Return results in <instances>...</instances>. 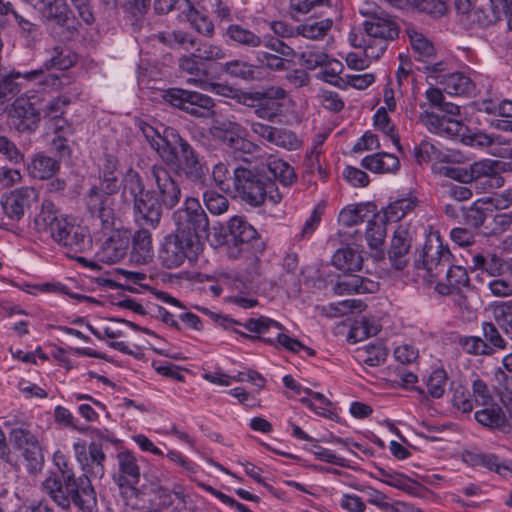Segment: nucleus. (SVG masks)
Returning <instances> with one entry per match:
<instances>
[{"instance_id": "f257e3e1", "label": "nucleus", "mask_w": 512, "mask_h": 512, "mask_svg": "<svg viewBox=\"0 0 512 512\" xmlns=\"http://www.w3.org/2000/svg\"><path fill=\"white\" fill-rule=\"evenodd\" d=\"M148 178L155 183L156 189L134 199L133 212L137 223L155 229L162 218V207L172 209L180 202L181 188L168 169L162 165H153Z\"/></svg>"}, {"instance_id": "f03ea898", "label": "nucleus", "mask_w": 512, "mask_h": 512, "mask_svg": "<svg viewBox=\"0 0 512 512\" xmlns=\"http://www.w3.org/2000/svg\"><path fill=\"white\" fill-rule=\"evenodd\" d=\"M42 488L63 510H69L73 504L81 512H97L96 492L87 474L76 477L66 472L64 476H49Z\"/></svg>"}, {"instance_id": "7ed1b4c3", "label": "nucleus", "mask_w": 512, "mask_h": 512, "mask_svg": "<svg viewBox=\"0 0 512 512\" xmlns=\"http://www.w3.org/2000/svg\"><path fill=\"white\" fill-rule=\"evenodd\" d=\"M231 180L234 197L252 207L263 205L267 199L273 204L279 203L282 199L274 181L248 167H235Z\"/></svg>"}, {"instance_id": "20e7f679", "label": "nucleus", "mask_w": 512, "mask_h": 512, "mask_svg": "<svg viewBox=\"0 0 512 512\" xmlns=\"http://www.w3.org/2000/svg\"><path fill=\"white\" fill-rule=\"evenodd\" d=\"M172 220L176 234L203 248L202 240L208 236L209 219L198 199L188 197L184 206L173 213Z\"/></svg>"}, {"instance_id": "39448f33", "label": "nucleus", "mask_w": 512, "mask_h": 512, "mask_svg": "<svg viewBox=\"0 0 512 512\" xmlns=\"http://www.w3.org/2000/svg\"><path fill=\"white\" fill-rule=\"evenodd\" d=\"M69 104L70 100L67 97H54L39 104L34 96L27 101L16 99L15 111L25 119L18 125V130H33L37 122L44 120L47 123L52 118L63 115Z\"/></svg>"}, {"instance_id": "423d86ee", "label": "nucleus", "mask_w": 512, "mask_h": 512, "mask_svg": "<svg viewBox=\"0 0 512 512\" xmlns=\"http://www.w3.org/2000/svg\"><path fill=\"white\" fill-rule=\"evenodd\" d=\"M203 251L190 239H185L175 232L167 234L159 247L158 258L163 267L174 269L180 267L185 260L195 261Z\"/></svg>"}, {"instance_id": "0eeeda50", "label": "nucleus", "mask_w": 512, "mask_h": 512, "mask_svg": "<svg viewBox=\"0 0 512 512\" xmlns=\"http://www.w3.org/2000/svg\"><path fill=\"white\" fill-rule=\"evenodd\" d=\"M163 98L172 106L197 118L209 117L214 107V101L211 97L181 88H171L167 90Z\"/></svg>"}, {"instance_id": "6e6552de", "label": "nucleus", "mask_w": 512, "mask_h": 512, "mask_svg": "<svg viewBox=\"0 0 512 512\" xmlns=\"http://www.w3.org/2000/svg\"><path fill=\"white\" fill-rule=\"evenodd\" d=\"M210 134L229 148L242 153L251 154L259 149L257 144L246 138V129L229 119L214 120L210 127Z\"/></svg>"}, {"instance_id": "1a4fd4ad", "label": "nucleus", "mask_w": 512, "mask_h": 512, "mask_svg": "<svg viewBox=\"0 0 512 512\" xmlns=\"http://www.w3.org/2000/svg\"><path fill=\"white\" fill-rule=\"evenodd\" d=\"M173 136H177L179 145L178 173L187 181L204 187L207 181L208 168L203 159L195 151V149L175 131Z\"/></svg>"}, {"instance_id": "9d476101", "label": "nucleus", "mask_w": 512, "mask_h": 512, "mask_svg": "<svg viewBox=\"0 0 512 512\" xmlns=\"http://www.w3.org/2000/svg\"><path fill=\"white\" fill-rule=\"evenodd\" d=\"M228 229L229 257H239L241 252L248 250L250 246H255L257 250L263 249L264 244L258 239L257 231L242 217H232L229 221Z\"/></svg>"}, {"instance_id": "9b49d317", "label": "nucleus", "mask_w": 512, "mask_h": 512, "mask_svg": "<svg viewBox=\"0 0 512 512\" xmlns=\"http://www.w3.org/2000/svg\"><path fill=\"white\" fill-rule=\"evenodd\" d=\"M36 6L45 20L63 28L70 36L78 33L81 24L65 0H37Z\"/></svg>"}, {"instance_id": "f8f14e48", "label": "nucleus", "mask_w": 512, "mask_h": 512, "mask_svg": "<svg viewBox=\"0 0 512 512\" xmlns=\"http://www.w3.org/2000/svg\"><path fill=\"white\" fill-rule=\"evenodd\" d=\"M451 253L439 236L429 237L422 250V264L431 281H435L450 265Z\"/></svg>"}, {"instance_id": "ddd939ff", "label": "nucleus", "mask_w": 512, "mask_h": 512, "mask_svg": "<svg viewBox=\"0 0 512 512\" xmlns=\"http://www.w3.org/2000/svg\"><path fill=\"white\" fill-rule=\"evenodd\" d=\"M406 34L409 38L415 60L423 64V67H419V69H424L431 73L445 70V63L436 61V49L424 34L414 28H407Z\"/></svg>"}, {"instance_id": "4468645a", "label": "nucleus", "mask_w": 512, "mask_h": 512, "mask_svg": "<svg viewBox=\"0 0 512 512\" xmlns=\"http://www.w3.org/2000/svg\"><path fill=\"white\" fill-rule=\"evenodd\" d=\"M39 198L34 187H21L11 191L2 200L4 213L11 219L19 221Z\"/></svg>"}, {"instance_id": "2eb2a0df", "label": "nucleus", "mask_w": 512, "mask_h": 512, "mask_svg": "<svg viewBox=\"0 0 512 512\" xmlns=\"http://www.w3.org/2000/svg\"><path fill=\"white\" fill-rule=\"evenodd\" d=\"M66 222L67 219L57 210L54 203L44 200L40 212L34 218V228L39 234L54 240Z\"/></svg>"}, {"instance_id": "dca6fc26", "label": "nucleus", "mask_w": 512, "mask_h": 512, "mask_svg": "<svg viewBox=\"0 0 512 512\" xmlns=\"http://www.w3.org/2000/svg\"><path fill=\"white\" fill-rule=\"evenodd\" d=\"M110 195L100 191L98 187H93L87 197L89 212L100 221L104 230H110L115 226V213Z\"/></svg>"}, {"instance_id": "f3484780", "label": "nucleus", "mask_w": 512, "mask_h": 512, "mask_svg": "<svg viewBox=\"0 0 512 512\" xmlns=\"http://www.w3.org/2000/svg\"><path fill=\"white\" fill-rule=\"evenodd\" d=\"M505 163L497 160H487L473 165L474 183L476 188L484 191L498 189L504 185V178L501 172Z\"/></svg>"}, {"instance_id": "a211bd4d", "label": "nucleus", "mask_w": 512, "mask_h": 512, "mask_svg": "<svg viewBox=\"0 0 512 512\" xmlns=\"http://www.w3.org/2000/svg\"><path fill=\"white\" fill-rule=\"evenodd\" d=\"M69 252L81 253L92 247V238L86 227L66 222L54 239Z\"/></svg>"}, {"instance_id": "6ab92c4d", "label": "nucleus", "mask_w": 512, "mask_h": 512, "mask_svg": "<svg viewBox=\"0 0 512 512\" xmlns=\"http://www.w3.org/2000/svg\"><path fill=\"white\" fill-rule=\"evenodd\" d=\"M130 247V236L127 231L114 230L103 242L97 252L98 260L113 264L120 261L128 252Z\"/></svg>"}, {"instance_id": "aec40b11", "label": "nucleus", "mask_w": 512, "mask_h": 512, "mask_svg": "<svg viewBox=\"0 0 512 512\" xmlns=\"http://www.w3.org/2000/svg\"><path fill=\"white\" fill-rule=\"evenodd\" d=\"M419 122L425 126L431 133L441 136L457 137L464 134L465 126L462 122L441 116L434 112L424 110L419 115Z\"/></svg>"}, {"instance_id": "412c9836", "label": "nucleus", "mask_w": 512, "mask_h": 512, "mask_svg": "<svg viewBox=\"0 0 512 512\" xmlns=\"http://www.w3.org/2000/svg\"><path fill=\"white\" fill-rule=\"evenodd\" d=\"M472 268L477 271L481 283L485 279L503 277L507 273V261L495 253H476L472 256Z\"/></svg>"}, {"instance_id": "4be33fe9", "label": "nucleus", "mask_w": 512, "mask_h": 512, "mask_svg": "<svg viewBox=\"0 0 512 512\" xmlns=\"http://www.w3.org/2000/svg\"><path fill=\"white\" fill-rule=\"evenodd\" d=\"M444 273L443 278L435 279V290L440 295L447 296L454 293L461 295L463 288L469 287L470 279L464 267L450 264Z\"/></svg>"}, {"instance_id": "5701e85b", "label": "nucleus", "mask_w": 512, "mask_h": 512, "mask_svg": "<svg viewBox=\"0 0 512 512\" xmlns=\"http://www.w3.org/2000/svg\"><path fill=\"white\" fill-rule=\"evenodd\" d=\"M129 262L136 266L149 264L154 257L152 234L149 229L140 228L130 237Z\"/></svg>"}, {"instance_id": "b1692460", "label": "nucleus", "mask_w": 512, "mask_h": 512, "mask_svg": "<svg viewBox=\"0 0 512 512\" xmlns=\"http://www.w3.org/2000/svg\"><path fill=\"white\" fill-rule=\"evenodd\" d=\"M412 238L408 229L399 226L393 234L388 259L396 270H403L409 262Z\"/></svg>"}, {"instance_id": "393cba45", "label": "nucleus", "mask_w": 512, "mask_h": 512, "mask_svg": "<svg viewBox=\"0 0 512 512\" xmlns=\"http://www.w3.org/2000/svg\"><path fill=\"white\" fill-rule=\"evenodd\" d=\"M11 439L33 469L42 462V450L34 434L23 428L13 429Z\"/></svg>"}, {"instance_id": "a878e982", "label": "nucleus", "mask_w": 512, "mask_h": 512, "mask_svg": "<svg viewBox=\"0 0 512 512\" xmlns=\"http://www.w3.org/2000/svg\"><path fill=\"white\" fill-rule=\"evenodd\" d=\"M77 459L82 463L83 469L87 474L94 478H102L104 475L105 454L100 445L91 443L89 445V455L86 454L85 447L80 444L74 445Z\"/></svg>"}, {"instance_id": "bb28decb", "label": "nucleus", "mask_w": 512, "mask_h": 512, "mask_svg": "<svg viewBox=\"0 0 512 512\" xmlns=\"http://www.w3.org/2000/svg\"><path fill=\"white\" fill-rule=\"evenodd\" d=\"M366 36L380 37L382 39H395L398 37V26L393 19L385 13H372L363 22Z\"/></svg>"}, {"instance_id": "cd10ccee", "label": "nucleus", "mask_w": 512, "mask_h": 512, "mask_svg": "<svg viewBox=\"0 0 512 512\" xmlns=\"http://www.w3.org/2000/svg\"><path fill=\"white\" fill-rule=\"evenodd\" d=\"M474 414L475 420L490 430H499L501 432H510L511 425L502 410V408L495 403L491 402L487 406H481Z\"/></svg>"}, {"instance_id": "c85d7f7f", "label": "nucleus", "mask_w": 512, "mask_h": 512, "mask_svg": "<svg viewBox=\"0 0 512 512\" xmlns=\"http://www.w3.org/2000/svg\"><path fill=\"white\" fill-rule=\"evenodd\" d=\"M179 68L182 72H186L192 76L188 78V83H193L203 89L210 85L208 82L209 69L207 64L197 57H194L193 53L189 56L179 58Z\"/></svg>"}, {"instance_id": "c756f323", "label": "nucleus", "mask_w": 512, "mask_h": 512, "mask_svg": "<svg viewBox=\"0 0 512 512\" xmlns=\"http://www.w3.org/2000/svg\"><path fill=\"white\" fill-rule=\"evenodd\" d=\"M118 159L113 154H105L100 164V191L106 194H114L119 189L118 184Z\"/></svg>"}, {"instance_id": "7c9ffc66", "label": "nucleus", "mask_w": 512, "mask_h": 512, "mask_svg": "<svg viewBox=\"0 0 512 512\" xmlns=\"http://www.w3.org/2000/svg\"><path fill=\"white\" fill-rule=\"evenodd\" d=\"M59 162L43 153L35 154L27 164L28 174L39 180L49 179L59 170Z\"/></svg>"}, {"instance_id": "2f4dec72", "label": "nucleus", "mask_w": 512, "mask_h": 512, "mask_svg": "<svg viewBox=\"0 0 512 512\" xmlns=\"http://www.w3.org/2000/svg\"><path fill=\"white\" fill-rule=\"evenodd\" d=\"M361 165L373 173H395L400 168V161L393 154L379 152L364 157Z\"/></svg>"}, {"instance_id": "473e14b6", "label": "nucleus", "mask_w": 512, "mask_h": 512, "mask_svg": "<svg viewBox=\"0 0 512 512\" xmlns=\"http://www.w3.org/2000/svg\"><path fill=\"white\" fill-rule=\"evenodd\" d=\"M118 474L114 476L117 482L138 483L140 480V467L132 452L125 450L117 454Z\"/></svg>"}, {"instance_id": "72a5a7b5", "label": "nucleus", "mask_w": 512, "mask_h": 512, "mask_svg": "<svg viewBox=\"0 0 512 512\" xmlns=\"http://www.w3.org/2000/svg\"><path fill=\"white\" fill-rule=\"evenodd\" d=\"M376 286L375 282L351 273L336 283L334 291L339 295L372 293L375 291Z\"/></svg>"}, {"instance_id": "f704fd0d", "label": "nucleus", "mask_w": 512, "mask_h": 512, "mask_svg": "<svg viewBox=\"0 0 512 512\" xmlns=\"http://www.w3.org/2000/svg\"><path fill=\"white\" fill-rule=\"evenodd\" d=\"M363 257L361 253L353 247L347 246L338 249L333 257L332 264L345 273L360 271L362 268Z\"/></svg>"}, {"instance_id": "c9c22d12", "label": "nucleus", "mask_w": 512, "mask_h": 512, "mask_svg": "<svg viewBox=\"0 0 512 512\" xmlns=\"http://www.w3.org/2000/svg\"><path fill=\"white\" fill-rule=\"evenodd\" d=\"M439 84L451 95H470L475 91V85L472 80L460 72L442 76Z\"/></svg>"}, {"instance_id": "e433bc0d", "label": "nucleus", "mask_w": 512, "mask_h": 512, "mask_svg": "<svg viewBox=\"0 0 512 512\" xmlns=\"http://www.w3.org/2000/svg\"><path fill=\"white\" fill-rule=\"evenodd\" d=\"M49 58L45 61L46 69L67 70L77 62V55L68 48L55 46L49 51Z\"/></svg>"}, {"instance_id": "4c0bfd02", "label": "nucleus", "mask_w": 512, "mask_h": 512, "mask_svg": "<svg viewBox=\"0 0 512 512\" xmlns=\"http://www.w3.org/2000/svg\"><path fill=\"white\" fill-rule=\"evenodd\" d=\"M466 461L470 462L473 466H483L491 471H495L501 476L512 473V462L503 463L494 454H469Z\"/></svg>"}, {"instance_id": "58836bf2", "label": "nucleus", "mask_w": 512, "mask_h": 512, "mask_svg": "<svg viewBox=\"0 0 512 512\" xmlns=\"http://www.w3.org/2000/svg\"><path fill=\"white\" fill-rule=\"evenodd\" d=\"M417 204V197L413 194H408L406 197L399 198L386 207L384 210L385 219L389 222H397L407 213L414 210Z\"/></svg>"}, {"instance_id": "ea45409f", "label": "nucleus", "mask_w": 512, "mask_h": 512, "mask_svg": "<svg viewBox=\"0 0 512 512\" xmlns=\"http://www.w3.org/2000/svg\"><path fill=\"white\" fill-rule=\"evenodd\" d=\"M387 355V349L381 343H375L358 348L356 359L370 367H375L383 364Z\"/></svg>"}, {"instance_id": "a19ab883", "label": "nucleus", "mask_w": 512, "mask_h": 512, "mask_svg": "<svg viewBox=\"0 0 512 512\" xmlns=\"http://www.w3.org/2000/svg\"><path fill=\"white\" fill-rule=\"evenodd\" d=\"M267 168L269 172L277 179L283 186L293 184L296 179V173L287 162L276 157H270L267 160Z\"/></svg>"}, {"instance_id": "79ce46f5", "label": "nucleus", "mask_w": 512, "mask_h": 512, "mask_svg": "<svg viewBox=\"0 0 512 512\" xmlns=\"http://www.w3.org/2000/svg\"><path fill=\"white\" fill-rule=\"evenodd\" d=\"M244 99L245 102L251 101V103H247V105L255 108L254 113L257 117L268 122H272L282 110V104L280 102H272L266 98L246 99V95Z\"/></svg>"}, {"instance_id": "37998d69", "label": "nucleus", "mask_w": 512, "mask_h": 512, "mask_svg": "<svg viewBox=\"0 0 512 512\" xmlns=\"http://www.w3.org/2000/svg\"><path fill=\"white\" fill-rule=\"evenodd\" d=\"M494 324L510 335L512 325V301H498L490 306Z\"/></svg>"}, {"instance_id": "c03bdc74", "label": "nucleus", "mask_w": 512, "mask_h": 512, "mask_svg": "<svg viewBox=\"0 0 512 512\" xmlns=\"http://www.w3.org/2000/svg\"><path fill=\"white\" fill-rule=\"evenodd\" d=\"M364 234L369 247L378 249L382 246L386 236L385 225L382 221L377 220L376 215L372 214L371 217L366 220Z\"/></svg>"}, {"instance_id": "a18cd8bd", "label": "nucleus", "mask_w": 512, "mask_h": 512, "mask_svg": "<svg viewBox=\"0 0 512 512\" xmlns=\"http://www.w3.org/2000/svg\"><path fill=\"white\" fill-rule=\"evenodd\" d=\"M227 35L232 41L249 48H257L262 45L260 36L240 25H230L227 28Z\"/></svg>"}, {"instance_id": "49530a36", "label": "nucleus", "mask_w": 512, "mask_h": 512, "mask_svg": "<svg viewBox=\"0 0 512 512\" xmlns=\"http://www.w3.org/2000/svg\"><path fill=\"white\" fill-rule=\"evenodd\" d=\"M332 25V20L328 18L320 21H308L297 26L296 33L305 38L317 40L324 37L331 29Z\"/></svg>"}, {"instance_id": "de8ad7c7", "label": "nucleus", "mask_w": 512, "mask_h": 512, "mask_svg": "<svg viewBox=\"0 0 512 512\" xmlns=\"http://www.w3.org/2000/svg\"><path fill=\"white\" fill-rule=\"evenodd\" d=\"M379 473L383 483L409 494H416V482L409 477L401 473L389 472L384 469H379Z\"/></svg>"}, {"instance_id": "09e8293b", "label": "nucleus", "mask_w": 512, "mask_h": 512, "mask_svg": "<svg viewBox=\"0 0 512 512\" xmlns=\"http://www.w3.org/2000/svg\"><path fill=\"white\" fill-rule=\"evenodd\" d=\"M485 205H487L485 200L479 199L470 207L463 209V216L467 225L478 228L484 223L488 210V208L484 207Z\"/></svg>"}, {"instance_id": "8fccbe9b", "label": "nucleus", "mask_w": 512, "mask_h": 512, "mask_svg": "<svg viewBox=\"0 0 512 512\" xmlns=\"http://www.w3.org/2000/svg\"><path fill=\"white\" fill-rule=\"evenodd\" d=\"M371 217L367 208L359 205L353 208H345L340 212L339 222L347 227L365 223Z\"/></svg>"}, {"instance_id": "3c124183", "label": "nucleus", "mask_w": 512, "mask_h": 512, "mask_svg": "<svg viewBox=\"0 0 512 512\" xmlns=\"http://www.w3.org/2000/svg\"><path fill=\"white\" fill-rule=\"evenodd\" d=\"M172 131V129L166 130L165 135L157 138L155 144L152 146L160 158L167 164H172L177 160V153L175 152V148L168 140V137L171 136L178 142L177 136L175 137L171 134Z\"/></svg>"}, {"instance_id": "603ef678", "label": "nucleus", "mask_w": 512, "mask_h": 512, "mask_svg": "<svg viewBox=\"0 0 512 512\" xmlns=\"http://www.w3.org/2000/svg\"><path fill=\"white\" fill-rule=\"evenodd\" d=\"M459 344L462 349L471 355L475 356H492V348L488 346L482 338L477 336H467L460 338Z\"/></svg>"}, {"instance_id": "864d4df0", "label": "nucleus", "mask_w": 512, "mask_h": 512, "mask_svg": "<svg viewBox=\"0 0 512 512\" xmlns=\"http://www.w3.org/2000/svg\"><path fill=\"white\" fill-rule=\"evenodd\" d=\"M299 59L301 64L309 70L327 66L329 63L328 55L323 50L316 47L307 48V50L300 54Z\"/></svg>"}, {"instance_id": "5fc2aeb1", "label": "nucleus", "mask_w": 512, "mask_h": 512, "mask_svg": "<svg viewBox=\"0 0 512 512\" xmlns=\"http://www.w3.org/2000/svg\"><path fill=\"white\" fill-rule=\"evenodd\" d=\"M203 201L208 211L214 215H221L227 212L229 208V200L226 196L215 190L205 191Z\"/></svg>"}, {"instance_id": "6e6d98bb", "label": "nucleus", "mask_w": 512, "mask_h": 512, "mask_svg": "<svg viewBox=\"0 0 512 512\" xmlns=\"http://www.w3.org/2000/svg\"><path fill=\"white\" fill-rule=\"evenodd\" d=\"M223 70L230 76L243 80H252L255 77V67L241 60H233L225 63Z\"/></svg>"}, {"instance_id": "4d7b16f0", "label": "nucleus", "mask_w": 512, "mask_h": 512, "mask_svg": "<svg viewBox=\"0 0 512 512\" xmlns=\"http://www.w3.org/2000/svg\"><path fill=\"white\" fill-rule=\"evenodd\" d=\"M482 332L484 337L483 340L488 343V346L493 347L492 355L497 350H504L506 348L507 342L501 336L496 324L484 322L482 324Z\"/></svg>"}, {"instance_id": "13d9d810", "label": "nucleus", "mask_w": 512, "mask_h": 512, "mask_svg": "<svg viewBox=\"0 0 512 512\" xmlns=\"http://www.w3.org/2000/svg\"><path fill=\"white\" fill-rule=\"evenodd\" d=\"M374 125L375 127L382 131L385 135H387L392 142L401 150V146L399 143V137L394 132V125L391 124L390 118L384 107L378 109L376 114L374 115Z\"/></svg>"}, {"instance_id": "bf43d9fd", "label": "nucleus", "mask_w": 512, "mask_h": 512, "mask_svg": "<svg viewBox=\"0 0 512 512\" xmlns=\"http://www.w3.org/2000/svg\"><path fill=\"white\" fill-rule=\"evenodd\" d=\"M393 39L363 36L364 53L366 57L378 59L387 49L388 43Z\"/></svg>"}, {"instance_id": "052dcab7", "label": "nucleus", "mask_w": 512, "mask_h": 512, "mask_svg": "<svg viewBox=\"0 0 512 512\" xmlns=\"http://www.w3.org/2000/svg\"><path fill=\"white\" fill-rule=\"evenodd\" d=\"M0 154L11 164L17 165L24 162L25 156L16 144L4 135H0Z\"/></svg>"}, {"instance_id": "680f3d73", "label": "nucleus", "mask_w": 512, "mask_h": 512, "mask_svg": "<svg viewBox=\"0 0 512 512\" xmlns=\"http://www.w3.org/2000/svg\"><path fill=\"white\" fill-rule=\"evenodd\" d=\"M447 374L443 369H437L431 373L427 381L428 393L433 398H441L446 389Z\"/></svg>"}, {"instance_id": "e2e57ef3", "label": "nucleus", "mask_w": 512, "mask_h": 512, "mask_svg": "<svg viewBox=\"0 0 512 512\" xmlns=\"http://www.w3.org/2000/svg\"><path fill=\"white\" fill-rule=\"evenodd\" d=\"M482 285L485 286L495 297L512 296V282L506 280L504 276L485 279V281L482 282Z\"/></svg>"}, {"instance_id": "0e129e2a", "label": "nucleus", "mask_w": 512, "mask_h": 512, "mask_svg": "<svg viewBox=\"0 0 512 512\" xmlns=\"http://www.w3.org/2000/svg\"><path fill=\"white\" fill-rule=\"evenodd\" d=\"M192 53L194 54V57H197L205 63L208 61L223 59L225 57V53L221 47L209 43H202L198 45Z\"/></svg>"}, {"instance_id": "69168bd1", "label": "nucleus", "mask_w": 512, "mask_h": 512, "mask_svg": "<svg viewBox=\"0 0 512 512\" xmlns=\"http://www.w3.org/2000/svg\"><path fill=\"white\" fill-rule=\"evenodd\" d=\"M472 396L477 406H487L494 401L488 385L479 378L472 383Z\"/></svg>"}, {"instance_id": "338daca9", "label": "nucleus", "mask_w": 512, "mask_h": 512, "mask_svg": "<svg viewBox=\"0 0 512 512\" xmlns=\"http://www.w3.org/2000/svg\"><path fill=\"white\" fill-rule=\"evenodd\" d=\"M274 145L287 150H296L301 147L302 141L291 130L278 128Z\"/></svg>"}, {"instance_id": "774afa93", "label": "nucleus", "mask_w": 512, "mask_h": 512, "mask_svg": "<svg viewBox=\"0 0 512 512\" xmlns=\"http://www.w3.org/2000/svg\"><path fill=\"white\" fill-rule=\"evenodd\" d=\"M125 189L129 191L133 200L150 190H146L141 176L134 170L130 169L125 176Z\"/></svg>"}]
</instances>
